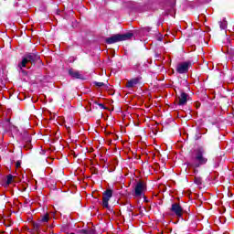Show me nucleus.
<instances>
[{"mask_svg":"<svg viewBox=\"0 0 234 234\" xmlns=\"http://www.w3.org/2000/svg\"><path fill=\"white\" fill-rule=\"evenodd\" d=\"M147 191V186L144 183V181H139L134 187L133 197L134 198H142L144 197V193Z\"/></svg>","mask_w":234,"mask_h":234,"instance_id":"20e7f679","label":"nucleus"},{"mask_svg":"<svg viewBox=\"0 0 234 234\" xmlns=\"http://www.w3.org/2000/svg\"><path fill=\"white\" fill-rule=\"evenodd\" d=\"M82 233L83 234H96V232L92 229H89V230L82 229Z\"/></svg>","mask_w":234,"mask_h":234,"instance_id":"4468645a","label":"nucleus"},{"mask_svg":"<svg viewBox=\"0 0 234 234\" xmlns=\"http://www.w3.org/2000/svg\"><path fill=\"white\" fill-rule=\"evenodd\" d=\"M220 28H222L224 30V28H226V26L220 25Z\"/></svg>","mask_w":234,"mask_h":234,"instance_id":"f3484780","label":"nucleus"},{"mask_svg":"<svg viewBox=\"0 0 234 234\" xmlns=\"http://www.w3.org/2000/svg\"><path fill=\"white\" fill-rule=\"evenodd\" d=\"M37 55L34 54V53H29L27 55H26L23 58L22 61L18 64V69H19V72H22V74H24V76H27V70L23 69H30V66H28V63H34V61H36V59H37Z\"/></svg>","mask_w":234,"mask_h":234,"instance_id":"f03ea898","label":"nucleus"},{"mask_svg":"<svg viewBox=\"0 0 234 234\" xmlns=\"http://www.w3.org/2000/svg\"><path fill=\"white\" fill-rule=\"evenodd\" d=\"M97 105H99L101 109H106L105 105H103L102 103H97Z\"/></svg>","mask_w":234,"mask_h":234,"instance_id":"dca6fc26","label":"nucleus"},{"mask_svg":"<svg viewBox=\"0 0 234 234\" xmlns=\"http://www.w3.org/2000/svg\"><path fill=\"white\" fill-rule=\"evenodd\" d=\"M170 211L174 213L176 217H178V218H181V217L184 215V208H182V207L178 203L172 204Z\"/></svg>","mask_w":234,"mask_h":234,"instance_id":"0eeeda50","label":"nucleus"},{"mask_svg":"<svg viewBox=\"0 0 234 234\" xmlns=\"http://www.w3.org/2000/svg\"><path fill=\"white\" fill-rule=\"evenodd\" d=\"M112 198V191L111 189H107L102 194V207L106 209H110L109 200Z\"/></svg>","mask_w":234,"mask_h":234,"instance_id":"423d86ee","label":"nucleus"},{"mask_svg":"<svg viewBox=\"0 0 234 234\" xmlns=\"http://www.w3.org/2000/svg\"><path fill=\"white\" fill-rule=\"evenodd\" d=\"M189 67H191V62H181L176 67V72H178V74H187V72H189Z\"/></svg>","mask_w":234,"mask_h":234,"instance_id":"39448f33","label":"nucleus"},{"mask_svg":"<svg viewBox=\"0 0 234 234\" xmlns=\"http://www.w3.org/2000/svg\"><path fill=\"white\" fill-rule=\"evenodd\" d=\"M48 220H50V216L48 215V214H46V215H44L43 217H42V218H41V222H44V223H47V222H48Z\"/></svg>","mask_w":234,"mask_h":234,"instance_id":"f8f14e48","label":"nucleus"},{"mask_svg":"<svg viewBox=\"0 0 234 234\" xmlns=\"http://www.w3.org/2000/svg\"><path fill=\"white\" fill-rule=\"evenodd\" d=\"M69 74L71 76V78H75V80H83V75L79 70L74 69H70L69 70Z\"/></svg>","mask_w":234,"mask_h":234,"instance_id":"1a4fd4ad","label":"nucleus"},{"mask_svg":"<svg viewBox=\"0 0 234 234\" xmlns=\"http://www.w3.org/2000/svg\"><path fill=\"white\" fill-rule=\"evenodd\" d=\"M7 122H10V119H7Z\"/></svg>","mask_w":234,"mask_h":234,"instance_id":"a211bd4d","label":"nucleus"},{"mask_svg":"<svg viewBox=\"0 0 234 234\" xmlns=\"http://www.w3.org/2000/svg\"><path fill=\"white\" fill-rule=\"evenodd\" d=\"M194 182L197 184V186H200L202 184V178L195 177Z\"/></svg>","mask_w":234,"mask_h":234,"instance_id":"ddd939ff","label":"nucleus"},{"mask_svg":"<svg viewBox=\"0 0 234 234\" xmlns=\"http://www.w3.org/2000/svg\"><path fill=\"white\" fill-rule=\"evenodd\" d=\"M13 180H14V176L8 175L7 177H6V181H5V186H10V184H12Z\"/></svg>","mask_w":234,"mask_h":234,"instance_id":"9b49d317","label":"nucleus"},{"mask_svg":"<svg viewBox=\"0 0 234 234\" xmlns=\"http://www.w3.org/2000/svg\"><path fill=\"white\" fill-rule=\"evenodd\" d=\"M140 83V78H133L126 82L127 89H133L135 85H138Z\"/></svg>","mask_w":234,"mask_h":234,"instance_id":"9d476101","label":"nucleus"},{"mask_svg":"<svg viewBox=\"0 0 234 234\" xmlns=\"http://www.w3.org/2000/svg\"><path fill=\"white\" fill-rule=\"evenodd\" d=\"M204 154H206V151L203 148L195 150L191 155L190 161L187 163L188 167L197 169L201 165H206L207 164V158L205 157Z\"/></svg>","mask_w":234,"mask_h":234,"instance_id":"f257e3e1","label":"nucleus"},{"mask_svg":"<svg viewBox=\"0 0 234 234\" xmlns=\"http://www.w3.org/2000/svg\"><path fill=\"white\" fill-rule=\"evenodd\" d=\"M189 100V95L184 91L178 96V105H186Z\"/></svg>","mask_w":234,"mask_h":234,"instance_id":"6e6552de","label":"nucleus"},{"mask_svg":"<svg viewBox=\"0 0 234 234\" xmlns=\"http://www.w3.org/2000/svg\"><path fill=\"white\" fill-rule=\"evenodd\" d=\"M94 85H96V87H105V83L103 82H94Z\"/></svg>","mask_w":234,"mask_h":234,"instance_id":"2eb2a0df","label":"nucleus"},{"mask_svg":"<svg viewBox=\"0 0 234 234\" xmlns=\"http://www.w3.org/2000/svg\"><path fill=\"white\" fill-rule=\"evenodd\" d=\"M131 37H133V33L123 35L117 34L106 38V43L112 45L113 43H118V41H127V39H131Z\"/></svg>","mask_w":234,"mask_h":234,"instance_id":"7ed1b4c3","label":"nucleus"}]
</instances>
